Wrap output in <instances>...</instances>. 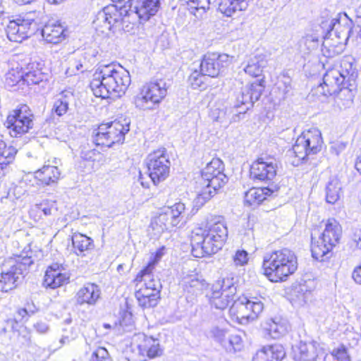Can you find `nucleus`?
I'll return each mask as SVG.
<instances>
[{
  "instance_id": "nucleus-42",
  "label": "nucleus",
  "mask_w": 361,
  "mask_h": 361,
  "mask_svg": "<svg viewBox=\"0 0 361 361\" xmlns=\"http://www.w3.org/2000/svg\"><path fill=\"white\" fill-rule=\"evenodd\" d=\"M266 61L262 56H255L249 59L244 68L245 72L252 77H258L262 72Z\"/></svg>"
},
{
  "instance_id": "nucleus-43",
  "label": "nucleus",
  "mask_w": 361,
  "mask_h": 361,
  "mask_svg": "<svg viewBox=\"0 0 361 361\" xmlns=\"http://www.w3.org/2000/svg\"><path fill=\"white\" fill-rule=\"evenodd\" d=\"M223 347L229 353L240 351L243 348L242 338L237 334L230 335L223 344Z\"/></svg>"
},
{
  "instance_id": "nucleus-13",
  "label": "nucleus",
  "mask_w": 361,
  "mask_h": 361,
  "mask_svg": "<svg viewBox=\"0 0 361 361\" xmlns=\"http://www.w3.org/2000/svg\"><path fill=\"white\" fill-rule=\"evenodd\" d=\"M146 164L149 176L154 185L164 180L169 175L171 161L165 148L151 152L146 159Z\"/></svg>"
},
{
  "instance_id": "nucleus-53",
  "label": "nucleus",
  "mask_w": 361,
  "mask_h": 361,
  "mask_svg": "<svg viewBox=\"0 0 361 361\" xmlns=\"http://www.w3.org/2000/svg\"><path fill=\"white\" fill-rule=\"evenodd\" d=\"M195 2L196 6H192V8H195V10L196 11L202 9L204 11H205L209 8L210 4L217 3L218 0H197Z\"/></svg>"
},
{
  "instance_id": "nucleus-10",
  "label": "nucleus",
  "mask_w": 361,
  "mask_h": 361,
  "mask_svg": "<svg viewBox=\"0 0 361 361\" xmlns=\"http://www.w3.org/2000/svg\"><path fill=\"white\" fill-rule=\"evenodd\" d=\"M323 27H327L323 45L330 47L332 44L329 39L333 36L338 41L337 44L346 43L353 33V22L345 13H339L329 23H322Z\"/></svg>"
},
{
  "instance_id": "nucleus-15",
  "label": "nucleus",
  "mask_w": 361,
  "mask_h": 361,
  "mask_svg": "<svg viewBox=\"0 0 361 361\" xmlns=\"http://www.w3.org/2000/svg\"><path fill=\"white\" fill-rule=\"evenodd\" d=\"M185 204L179 202L171 207H166L151 222L153 230L161 233L165 230L177 226L183 220V214L185 212Z\"/></svg>"
},
{
  "instance_id": "nucleus-48",
  "label": "nucleus",
  "mask_w": 361,
  "mask_h": 361,
  "mask_svg": "<svg viewBox=\"0 0 361 361\" xmlns=\"http://www.w3.org/2000/svg\"><path fill=\"white\" fill-rule=\"evenodd\" d=\"M209 335L211 338H214L216 341L219 343L222 346L226 341V331L225 329H220L217 326L212 327L209 331Z\"/></svg>"
},
{
  "instance_id": "nucleus-2",
  "label": "nucleus",
  "mask_w": 361,
  "mask_h": 361,
  "mask_svg": "<svg viewBox=\"0 0 361 361\" xmlns=\"http://www.w3.org/2000/svg\"><path fill=\"white\" fill-rule=\"evenodd\" d=\"M228 237V229L222 216L208 220L204 228H196L192 233V253L202 257L216 253L223 247Z\"/></svg>"
},
{
  "instance_id": "nucleus-36",
  "label": "nucleus",
  "mask_w": 361,
  "mask_h": 361,
  "mask_svg": "<svg viewBox=\"0 0 361 361\" xmlns=\"http://www.w3.org/2000/svg\"><path fill=\"white\" fill-rule=\"evenodd\" d=\"M333 246L329 245L326 240H324L321 236L318 239H314L312 237V245L311 252L312 257L317 260L324 261L326 258H328L329 255L332 249Z\"/></svg>"
},
{
  "instance_id": "nucleus-8",
  "label": "nucleus",
  "mask_w": 361,
  "mask_h": 361,
  "mask_svg": "<svg viewBox=\"0 0 361 361\" xmlns=\"http://www.w3.org/2000/svg\"><path fill=\"white\" fill-rule=\"evenodd\" d=\"M34 114L26 104H20L11 111L5 125L11 137H18L29 132L34 126Z\"/></svg>"
},
{
  "instance_id": "nucleus-60",
  "label": "nucleus",
  "mask_w": 361,
  "mask_h": 361,
  "mask_svg": "<svg viewBox=\"0 0 361 361\" xmlns=\"http://www.w3.org/2000/svg\"><path fill=\"white\" fill-rule=\"evenodd\" d=\"M17 314L21 319H24L26 316H29L25 307L20 309L18 310Z\"/></svg>"
},
{
  "instance_id": "nucleus-45",
  "label": "nucleus",
  "mask_w": 361,
  "mask_h": 361,
  "mask_svg": "<svg viewBox=\"0 0 361 361\" xmlns=\"http://www.w3.org/2000/svg\"><path fill=\"white\" fill-rule=\"evenodd\" d=\"M207 75H204L202 71H194L188 78V82L193 89H204L207 82Z\"/></svg>"
},
{
  "instance_id": "nucleus-55",
  "label": "nucleus",
  "mask_w": 361,
  "mask_h": 361,
  "mask_svg": "<svg viewBox=\"0 0 361 361\" xmlns=\"http://www.w3.org/2000/svg\"><path fill=\"white\" fill-rule=\"evenodd\" d=\"M345 148V145L340 142H333L330 146V152L331 154L335 156H338L341 152H343Z\"/></svg>"
},
{
  "instance_id": "nucleus-9",
  "label": "nucleus",
  "mask_w": 361,
  "mask_h": 361,
  "mask_svg": "<svg viewBox=\"0 0 361 361\" xmlns=\"http://www.w3.org/2000/svg\"><path fill=\"white\" fill-rule=\"evenodd\" d=\"M323 141L321 132L317 128L304 131L296 140L293 146V152L300 161H304L308 156L316 154L322 149Z\"/></svg>"
},
{
  "instance_id": "nucleus-16",
  "label": "nucleus",
  "mask_w": 361,
  "mask_h": 361,
  "mask_svg": "<svg viewBox=\"0 0 361 361\" xmlns=\"http://www.w3.org/2000/svg\"><path fill=\"white\" fill-rule=\"evenodd\" d=\"M31 13L25 16H19L11 20L7 25L6 35L11 42H22L37 30V21L31 17Z\"/></svg>"
},
{
  "instance_id": "nucleus-21",
  "label": "nucleus",
  "mask_w": 361,
  "mask_h": 361,
  "mask_svg": "<svg viewBox=\"0 0 361 361\" xmlns=\"http://www.w3.org/2000/svg\"><path fill=\"white\" fill-rule=\"evenodd\" d=\"M133 352L137 353V361H145L146 357L154 358L161 354L158 340L144 334H139L133 338Z\"/></svg>"
},
{
  "instance_id": "nucleus-56",
  "label": "nucleus",
  "mask_w": 361,
  "mask_h": 361,
  "mask_svg": "<svg viewBox=\"0 0 361 361\" xmlns=\"http://www.w3.org/2000/svg\"><path fill=\"white\" fill-rule=\"evenodd\" d=\"M305 44L308 46V48H314L317 45V39L311 35H306L304 39Z\"/></svg>"
},
{
  "instance_id": "nucleus-29",
  "label": "nucleus",
  "mask_w": 361,
  "mask_h": 361,
  "mask_svg": "<svg viewBox=\"0 0 361 361\" xmlns=\"http://www.w3.org/2000/svg\"><path fill=\"white\" fill-rule=\"evenodd\" d=\"M286 355L283 347L279 344L264 346L257 351L252 361H281Z\"/></svg>"
},
{
  "instance_id": "nucleus-61",
  "label": "nucleus",
  "mask_w": 361,
  "mask_h": 361,
  "mask_svg": "<svg viewBox=\"0 0 361 361\" xmlns=\"http://www.w3.org/2000/svg\"><path fill=\"white\" fill-rule=\"evenodd\" d=\"M96 152H97L95 150L90 151L87 154H85L84 157L85 159L94 161L95 159L93 158V157L92 155H95Z\"/></svg>"
},
{
  "instance_id": "nucleus-35",
  "label": "nucleus",
  "mask_w": 361,
  "mask_h": 361,
  "mask_svg": "<svg viewBox=\"0 0 361 361\" xmlns=\"http://www.w3.org/2000/svg\"><path fill=\"white\" fill-rule=\"evenodd\" d=\"M72 243L75 254L78 256H85L94 247L93 240L80 233H74L72 236Z\"/></svg>"
},
{
  "instance_id": "nucleus-47",
  "label": "nucleus",
  "mask_w": 361,
  "mask_h": 361,
  "mask_svg": "<svg viewBox=\"0 0 361 361\" xmlns=\"http://www.w3.org/2000/svg\"><path fill=\"white\" fill-rule=\"evenodd\" d=\"M43 77L44 75L39 70H35L25 73L23 79L28 85H35L42 81Z\"/></svg>"
},
{
  "instance_id": "nucleus-38",
  "label": "nucleus",
  "mask_w": 361,
  "mask_h": 361,
  "mask_svg": "<svg viewBox=\"0 0 361 361\" xmlns=\"http://www.w3.org/2000/svg\"><path fill=\"white\" fill-rule=\"evenodd\" d=\"M16 150L12 146H7L0 137V178L6 174L8 165L13 160Z\"/></svg>"
},
{
  "instance_id": "nucleus-17",
  "label": "nucleus",
  "mask_w": 361,
  "mask_h": 361,
  "mask_svg": "<svg viewBox=\"0 0 361 361\" xmlns=\"http://www.w3.org/2000/svg\"><path fill=\"white\" fill-rule=\"evenodd\" d=\"M317 94L324 96L339 94L343 92L351 97L352 90L347 89V83L341 76L338 69L331 68L328 70L323 76V82L315 89Z\"/></svg>"
},
{
  "instance_id": "nucleus-57",
  "label": "nucleus",
  "mask_w": 361,
  "mask_h": 361,
  "mask_svg": "<svg viewBox=\"0 0 361 361\" xmlns=\"http://www.w3.org/2000/svg\"><path fill=\"white\" fill-rule=\"evenodd\" d=\"M163 255H164L163 249H159V250H158L156 252V253H155V255H154V259H153L151 262H149L148 263V264H147V267H149L150 264H152V270L154 269V265H155V264H156L158 261H159V260H160V259L162 257Z\"/></svg>"
},
{
  "instance_id": "nucleus-7",
  "label": "nucleus",
  "mask_w": 361,
  "mask_h": 361,
  "mask_svg": "<svg viewBox=\"0 0 361 361\" xmlns=\"http://www.w3.org/2000/svg\"><path fill=\"white\" fill-rule=\"evenodd\" d=\"M130 123L128 118H122L101 124L97 128L94 142L97 145L107 147L116 143H122L125 135L130 130Z\"/></svg>"
},
{
  "instance_id": "nucleus-11",
  "label": "nucleus",
  "mask_w": 361,
  "mask_h": 361,
  "mask_svg": "<svg viewBox=\"0 0 361 361\" xmlns=\"http://www.w3.org/2000/svg\"><path fill=\"white\" fill-rule=\"evenodd\" d=\"M168 86L165 80L160 79L146 83L135 97V104L140 109H150L149 104H159L167 94Z\"/></svg>"
},
{
  "instance_id": "nucleus-51",
  "label": "nucleus",
  "mask_w": 361,
  "mask_h": 361,
  "mask_svg": "<svg viewBox=\"0 0 361 361\" xmlns=\"http://www.w3.org/2000/svg\"><path fill=\"white\" fill-rule=\"evenodd\" d=\"M332 355L338 361H350V357L347 352V349L343 345L334 350Z\"/></svg>"
},
{
  "instance_id": "nucleus-25",
  "label": "nucleus",
  "mask_w": 361,
  "mask_h": 361,
  "mask_svg": "<svg viewBox=\"0 0 361 361\" xmlns=\"http://www.w3.org/2000/svg\"><path fill=\"white\" fill-rule=\"evenodd\" d=\"M320 352L319 345L317 342L301 341L294 349V358L297 360L314 361L319 356Z\"/></svg>"
},
{
  "instance_id": "nucleus-3",
  "label": "nucleus",
  "mask_w": 361,
  "mask_h": 361,
  "mask_svg": "<svg viewBox=\"0 0 361 361\" xmlns=\"http://www.w3.org/2000/svg\"><path fill=\"white\" fill-rule=\"evenodd\" d=\"M34 263L33 251L28 244L7 259L0 274V290L8 292L20 284L29 267Z\"/></svg>"
},
{
  "instance_id": "nucleus-26",
  "label": "nucleus",
  "mask_w": 361,
  "mask_h": 361,
  "mask_svg": "<svg viewBox=\"0 0 361 361\" xmlns=\"http://www.w3.org/2000/svg\"><path fill=\"white\" fill-rule=\"evenodd\" d=\"M66 29L59 21H49L42 30V35L49 43L58 44L65 37Z\"/></svg>"
},
{
  "instance_id": "nucleus-41",
  "label": "nucleus",
  "mask_w": 361,
  "mask_h": 361,
  "mask_svg": "<svg viewBox=\"0 0 361 361\" xmlns=\"http://www.w3.org/2000/svg\"><path fill=\"white\" fill-rule=\"evenodd\" d=\"M73 97V94L70 92H61L56 98L52 111L59 116L64 115L68 109L69 102Z\"/></svg>"
},
{
  "instance_id": "nucleus-49",
  "label": "nucleus",
  "mask_w": 361,
  "mask_h": 361,
  "mask_svg": "<svg viewBox=\"0 0 361 361\" xmlns=\"http://www.w3.org/2000/svg\"><path fill=\"white\" fill-rule=\"evenodd\" d=\"M248 254L244 250H238L233 257V260L236 266H244L248 262Z\"/></svg>"
},
{
  "instance_id": "nucleus-19",
  "label": "nucleus",
  "mask_w": 361,
  "mask_h": 361,
  "mask_svg": "<svg viewBox=\"0 0 361 361\" xmlns=\"http://www.w3.org/2000/svg\"><path fill=\"white\" fill-rule=\"evenodd\" d=\"M232 60L233 57L226 54L209 53L204 56L200 68L204 75L215 78L224 71Z\"/></svg>"
},
{
  "instance_id": "nucleus-4",
  "label": "nucleus",
  "mask_w": 361,
  "mask_h": 361,
  "mask_svg": "<svg viewBox=\"0 0 361 361\" xmlns=\"http://www.w3.org/2000/svg\"><path fill=\"white\" fill-rule=\"evenodd\" d=\"M262 267L264 275L271 281H283L296 271L297 257L289 249L276 250L264 255Z\"/></svg>"
},
{
  "instance_id": "nucleus-5",
  "label": "nucleus",
  "mask_w": 361,
  "mask_h": 361,
  "mask_svg": "<svg viewBox=\"0 0 361 361\" xmlns=\"http://www.w3.org/2000/svg\"><path fill=\"white\" fill-rule=\"evenodd\" d=\"M224 166L218 158L207 164L202 171L201 178L198 184L201 190L197 197V203L203 204L213 197L216 192L228 181L227 176L224 173Z\"/></svg>"
},
{
  "instance_id": "nucleus-1",
  "label": "nucleus",
  "mask_w": 361,
  "mask_h": 361,
  "mask_svg": "<svg viewBox=\"0 0 361 361\" xmlns=\"http://www.w3.org/2000/svg\"><path fill=\"white\" fill-rule=\"evenodd\" d=\"M129 72L119 64L100 66L93 75L90 88L97 97H121L130 85Z\"/></svg>"
},
{
  "instance_id": "nucleus-12",
  "label": "nucleus",
  "mask_w": 361,
  "mask_h": 361,
  "mask_svg": "<svg viewBox=\"0 0 361 361\" xmlns=\"http://www.w3.org/2000/svg\"><path fill=\"white\" fill-rule=\"evenodd\" d=\"M236 293L233 278H224L212 284L208 295L211 305L216 309L224 310L233 300Z\"/></svg>"
},
{
  "instance_id": "nucleus-24",
  "label": "nucleus",
  "mask_w": 361,
  "mask_h": 361,
  "mask_svg": "<svg viewBox=\"0 0 361 361\" xmlns=\"http://www.w3.org/2000/svg\"><path fill=\"white\" fill-rule=\"evenodd\" d=\"M102 291L98 285L87 283L79 289L75 295L76 303L79 305H95L101 299Z\"/></svg>"
},
{
  "instance_id": "nucleus-6",
  "label": "nucleus",
  "mask_w": 361,
  "mask_h": 361,
  "mask_svg": "<svg viewBox=\"0 0 361 361\" xmlns=\"http://www.w3.org/2000/svg\"><path fill=\"white\" fill-rule=\"evenodd\" d=\"M152 268V264L145 267L135 279L137 282L135 296L139 306L144 309L155 307L160 299L162 286L159 279L154 278Z\"/></svg>"
},
{
  "instance_id": "nucleus-28",
  "label": "nucleus",
  "mask_w": 361,
  "mask_h": 361,
  "mask_svg": "<svg viewBox=\"0 0 361 361\" xmlns=\"http://www.w3.org/2000/svg\"><path fill=\"white\" fill-rule=\"evenodd\" d=\"M68 279L67 274L61 272L59 266L54 264L47 270L43 284L47 288L54 289L67 283Z\"/></svg>"
},
{
  "instance_id": "nucleus-52",
  "label": "nucleus",
  "mask_w": 361,
  "mask_h": 361,
  "mask_svg": "<svg viewBox=\"0 0 361 361\" xmlns=\"http://www.w3.org/2000/svg\"><path fill=\"white\" fill-rule=\"evenodd\" d=\"M109 353L106 348L103 347H99L97 350L93 353L92 355V360L93 361H108Z\"/></svg>"
},
{
  "instance_id": "nucleus-32",
  "label": "nucleus",
  "mask_w": 361,
  "mask_h": 361,
  "mask_svg": "<svg viewBox=\"0 0 361 361\" xmlns=\"http://www.w3.org/2000/svg\"><path fill=\"white\" fill-rule=\"evenodd\" d=\"M342 235V228L339 223L334 219H329L325 224V228L320 235L324 240L334 247L338 244Z\"/></svg>"
},
{
  "instance_id": "nucleus-63",
  "label": "nucleus",
  "mask_w": 361,
  "mask_h": 361,
  "mask_svg": "<svg viewBox=\"0 0 361 361\" xmlns=\"http://www.w3.org/2000/svg\"><path fill=\"white\" fill-rule=\"evenodd\" d=\"M13 1L18 4L23 5V4H30L33 1H35V0H13Z\"/></svg>"
},
{
  "instance_id": "nucleus-33",
  "label": "nucleus",
  "mask_w": 361,
  "mask_h": 361,
  "mask_svg": "<svg viewBox=\"0 0 361 361\" xmlns=\"http://www.w3.org/2000/svg\"><path fill=\"white\" fill-rule=\"evenodd\" d=\"M35 178L44 185H51L57 183L61 176L58 167L45 165L35 172Z\"/></svg>"
},
{
  "instance_id": "nucleus-39",
  "label": "nucleus",
  "mask_w": 361,
  "mask_h": 361,
  "mask_svg": "<svg viewBox=\"0 0 361 361\" xmlns=\"http://www.w3.org/2000/svg\"><path fill=\"white\" fill-rule=\"evenodd\" d=\"M184 290L192 294H199L205 289L208 284L196 274L187 276L183 280Z\"/></svg>"
},
{
  "instance_id": "nucleus-37",
  "label": "nucleus",
  "mask_w": 361,
  "mask_h": 361,
  "mask_svg": "<svg viewBox=\"0 0 361 361\" xmlns=\"http://www.w3.org/2000/svg\"><path fill=\"white\" fill-rule=\"evenodd\" d=\"M250 0H221L219 3V10L225 16L230 17L237 11H245Z\"/></svg>"
},
{
  "instance_id": "nucleus-40",
  "label": "nucleus",
  "mask_w": 361,
  "mask_h": 361,
  "mask_svg": "<svg viewBox=\"0 0 361 361\" xmlns=\"http://www.w3.org/2000/svg\"><path fill=\"white\" fill-rule=\"evenodd\" d=\"M342 193V186L337 178H332L327 182L325 188L326 201L334 204L340 199Z\"/></svg>"
},
{
  "instance_id": "nucleus-31",
  "label": "nucleus",
  "mask_w": 361,
  "mask_h": 361,
  "mask_svg": "<svg viewBox=\"0 0 361 361\" xmlns=\"http://www.w3.org/2000/svg\"><path fill=\"white\" fill-rule=\"evenodd\" d=\"M287 331L286 323L279 318L268 319L263 324V331L267 338H279Z\"/></svg>"
},
{
  "instance_id": "nucleus-46",
  "label": "nucleus",
  "mask_w": 361,
  "mask_h": 361,
  "mask_svg": "<svg viewBox=\"0 0 361 361\" xmlns=\"http://www.w3.org/2000/svg\"><path fill=\"white\" fill-rule=\"evenodd\" d=\"M296 297L300 302L306 303L311 298L312 290L306 282L300 283L295 288Z\"/></svg>"
},
{
  "instance_id": "nucleus-50",
  "label": "nucleus",
  "mask_w": 361,
  "mask_h": 361,
  "mask_svg": "<svg viewBox=\"0 0 361 361\" xmlns=\"http://www.w3.org/2000/svg\"><path fill=\"white\" fill-rule=\"evenodd\" d=\"M278 88L284 95L288 94L291 89V79L289 77L283 75L281 80L278 82Z\"/></svg>"
},
{
  "instance_id": "nucleus-23",
  "label": "nucleus",
  "mask_w": 361,
  "mask_h": 361,
  "mask_svg": "<svg viewBox=\"0 0 361 361\" xmlns=\"http://www.w3.org/2000/svg\"><path fill=\"white\" fill-rule=\"evenodd\" d=\"M95 62V56L93 54L78 51L75 54V57L70 61L66 73L72 75H76L78 72L83 73L91 68Z\"/></svg>"
},
{
  "instance_id": "nucleus-20",
  "label": "nucleus",
  "mask_w": 361,
  "mask_h": 361,
  "mask_svg": "<svg viewBox=\"0 0 361 361\" xmlns=\"http://www.w3.org/2000/svg\"><path fill=\"white\" fill-rule=\"evenodd\" d=\"M278 161L274 157H265L257 159L250 167V176L258 181L271 182L275 178Z\"/></svg>"
},
{
  "instance_id": "nucleus-18",
  "label": "nucleus",
  "mask_w": 361,
  "mask_h": 361,
  "mask_svg": "<svg viewBox=\"0 0 361 361\" xmlns=\"http://www.w3.org/2000/svg\"><path fill=\"white\" fill-rule=\"evenodd\" d=\"M262 87L257 83H253L243 87L240 92L236 95L235 101L233 104L232 112L234 116L232 118L233 121H236V117L240 114H245L253 104L258 101L262 92Z\"/></svg>"
},
{
  "instance_id": "nucleus-30",
  "label": "nucleus",
  "mask_w": 361,
  "mask_h": 361,
  "mask_svg": "<svg viewBox=\"0 0 361 361\" xmlns=\"http://www.w3.org/2000/svg\"><path fill=\"white\" fill-rule=\"evenodd\" d=\"M159 6L160 0H137L135 10L139 18L146 21L156 14Z\"/></svg>"
},
{
  "instance_id": "nucleus-34",
  "label": "nucleus",
  "mask_w": 361,
  "mask_h": 361,
  "mask_svg": "<svg viewBox=\"0 0 361 361\" xmlns=\"http://www.w3.org/2000/svg\"><path fill=\"white\" fill-rule=\"evenodd\" d=\"M338 71L347 83V89L353 91L355 88V82L358 75L355 65L353 62L344 59L341 61V69Z\"/></svg>"
},
{
  "instance_id": "nucleus-58",
  "label": "nucleus",
  "mask_w": 361,
  "mask_h": 361,
  "mask_svg": "<svg viewBox=\"0 0 361 361\" xmlns=\"http://www.w3.org/2000/svg\"><path fill=\"white\" fill-rule=\"evenodd\" d=\"M36 331L40 334H44L48 330V326L45 322H39L34 325Z\"/></svg>"
},
{
  "instance_id": "nucleus-14",
  "label": "nucleus",
  "mask_w": 361,
  "mask_h": 361,
  "mask_svg": "<svg viewBox=\"0 0 361 361\" xmlns=\"http://www.w3.org/2000/svg\"><path fill=\"white\" fill-rule=\"evenodd\" d=\"M264 305L257 298H239L231 307V314L239 320L241 324L255 319L262 312Z\"/></svg>"
},
{
  "instance_id": "nucleus-27",
  "label": "nucleus",
  "mask_w": 361,
  "mask_h": 361,
  "mask_svg": "<svg viewBox=\"0 0 361 361\" xmlns=\"http://www.w3.org/2000/svg\"><path fill=\"white\" fill-rule=\"evenodd\" d=\"M279 188L276 184L271 182L267 187L250 189L245 194V200L250 205L259 204L268 197L274 195L278 192Z\"/></svg>"
},
{
  "instance_id": "nucleus-62",
  "label": "nucleus",
  "mask_w": 361,
  "mask_h": 361,
  "mask_svg": "<svg viewBox=\"0 0 361 361\" xmlns=\"http://www.w3.org/2000/svg\"><path fill=\"white\" fill-rule=\"evenodd\" d=\"M355 23L357 27L360 28V30L357 32V36L361 39V16L357 18Z\"/></svg>"
},
{
  "instance_id": "nucleus-64",
  "label": "nucleus",
  "mask_w": 361,
  "mask_h": 361,
  "mask_svg": "<svg viewBox=\"0 0 361 361\" xmlns=\"http://www.w3.org/2000/svg\"><path fill=\"white\" fill-rule=\"evenodd\" d=\"M355 168L361 173V154L358 157L355 163Z\"/></svg>"
},
{
  "instance_id": "nucleus-59",
  "label": "nucleus",
  "mask_w": 361,
  "mask_h": 361,
  "mask_svg": "<svg viewBox=\"0 0 361 361\" xmlns=\"http://www.w3.org/2000/svg\"><path fill=\"white\" fill-rule=\"evenodd\" d=\"M25 307L29 316L34 314L35 312H37L38 311V308L35 306V305L33 302H32V303L27 302Z\"/></svg>"
},
{
  "instance_id": "nucleus-44",
  "label": "nucleus",
  "mask_w": 361,
  "mask_h": 361,
  "mask_svg": "<svg viewBox=\"0 0 361 361\" xmlns=\"http://www.w3.org/2000/svg\"><path fill=\"white\" fill-rule=\"evenodd\" d=\"M36 208L38 212H42L45 216H56L58 212L56 202L52 200H44L36 204Z\"/></svg>"
},
{
  "instance_id": "nucleus-22",
  "label": "nucleus",
  "mask_w": 361,
  "mask_h": 361,
  "mask_svg": "<svg viewBox=\"0 0 361 361\" xmlns=\"http://www.w3.org/2000/svg\"><path fill=\"white\" fill-rule=\"evenodd\" d=\"M121 15L115 5L111 4L99 11L93 20L97 32L108 34L112 26L120 20Z\"/></svg>"
},
{
  "instance_id": "nucleus-54",
  "label": "nucleus",
  "mask_w": 361,
  "mask_h": 361,
  "mask_svg": "<svg viewBox=\"0 0 361 361\" xmlns=\"http://www.w3.org/2000/svg\"><path fill=\"white\" fill-rule=\"evenodd\" d=\"M18 326V322L16 319H9L6 322V326H4L0 331V334H4L9 331H16Z\"/></svg>"
}]
</instances>
